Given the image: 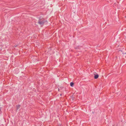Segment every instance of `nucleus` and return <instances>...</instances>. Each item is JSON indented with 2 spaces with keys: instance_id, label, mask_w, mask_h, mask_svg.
I'll list each match as a JSON object with an SVG mask.
<instances>
[{
  "instance_id": "nucleus-1",
  "label": "nucleus",
  "mask_w": 126,
  "mask_h": 126,
  "mask_svg": "<svg viewBox=\"0 0 126 126\" xmlns=\"http://www.w3.org/2000/svg\"><path fill=\"white\" fill-rule=\"evenodd\" d=\"M45 22V21L43 18L40 19L38 21V23L41 26L44 25V24Z\"/></svg>"
},
{
  "instance_id": "nucleus-2",
  "label": "nucleus",
  "mask_w": 126,
  "mask_h": 126,
  "mask_svg": "<svg viewBox=\"0 0 126 126\" xmlns=\"http://www.w3.org/2000/svg\"><path fill=\"white\" fill-rule=\"evenodd\" d=\"M20 105H17L16 106L17 110L19 109L20 108Z\"/></svg>"
},
{
  "instance_id": "nucleus-3",
  "label": "nucleus",
  "mask_w": 126,
  "mask_h": 126,
  "mask_svg": "<svg viewBox=\"0 0 126 126\" xmlns=\"http://www.w3.org/2000/svg\"><path fill=\"white\" fill-rule=\"evenodd\" d=\"M98 76H99L97 74L96 75H95L94 77V78L95 79H97L98 78Z\"/></svg>"
},
{
  "instance_id": "nucleus-4",
  "label": "nucleus",
  "mask_w": 126,
  "mask_h": 126,
  "mask_svg": "<svg viewBox=\"0 0 126 126\" xmlns=\"http://www.w3.org/2000/svg\"><path fill=\"white\" fill-rule=\"evenodd\" d=\"M74 83L73 82H71L70 83V85L71 87H73L74 86Z\"/></svg>"
}]
</instances>
